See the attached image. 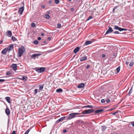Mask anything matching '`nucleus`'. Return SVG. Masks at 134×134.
Instances as JSON below:
<instances>
[{"label":"nucleus","instance_id":"nucleus-51","mask_svg":"<svg viewBox=\"0 0 134 134\" xmlns=\"http://www.w3.org/2000/svg\"><path fill=\"white\" fill-rule=\"evenodd\" d=\"M42 8H44L45 7V6L44 5H42L41 7Z\"/></svg>","mask_w":134,"mask_h":134},{"label":"nucleus","instance_id":"nucleus-34","mask_svg":"<svg viewBox=\"0 0 134 134\" xmlns=\"http://www.w3.org/2000/svg\"><path fill=\"white\" fill-rule=\"evenodd\" d=\"M36 24L34 23H32L31 24V26L32 27H34L35 26Z\"/></svg>","mask_w":134,"mask_h":134},{"label":"nucleus","instance_id":"nucleus-58","mask_svg":"<svg viewBox=\"0 0 134 134\" xmlns=\"http://www.w3.org/2000/svg\"><path fill=\"white\" fill-rule=\"evenodd\" d=\"M114 8V9H116V7H115Z\"/></svg>","mask_w":134,"mask_h":134},{"label":"nucleus","instance_id":"nucleus-29","mask_svg":"<svg viewBox=\"0 0 134 134\" xmlns=\"http://www.w3.org/2000/svg\"><path fill=\"white\" fill-rule=\"evenodd\" d=\"M132 88H131V89H130L129 93V95H130L132 93Z\"/></svg>","mask_w":134,"mask_h":134},{"label":"nucleus","instance_id":"nucleus-17","mask_svg":"<svg viewBox=\"0 0 134 134\" xmlns=\"http://www.w3.org/2000/svg\"><path fill=\"white\" fill-rule=\"evenodd\" d=\"M66 117L65 116H63V117H62L58 120H57V122H59L62 121Z\"/></svg>","mask_w":134,"mask_h":134},{"label":"nucleus","instance_id":"nucleus-4","mask_svg":"<svg viewBox=\"0 0 134 134\" xmlns=\"http://www.w3.org/2000/svg\"><path fill=\"white\" fill-rule=\"evenodd\" d=\"M80 59V61L82 62L87 60V57L85 55V53H83L81 55Z\"/></svg>","mask_w":134,"mask_h":134},{"label":"nucleus","instance_id":"nucleus-21","mask_svg":"<svg viewBox=\"0 0 134 134\" xmlns=\"http://www.w3.org/2000/svg\"><path fill=\"white\" fill-rule=\"evenodd\" d=\"M114 29L115 30H118L120 31H121V28L118 27V26H115L114 27Z\"/></svg>","mask_w":134,"mask_h":134},{"label":"nucleus","instance_id":"nucleus-44","mask_svg":"<svg viewBox=\"0 0 134 134\" xmlns=\"http://www.w3.org/2000/svg\"><path fill=\"white\" fill-rule=\"evenodd\" d=\"M11 134H16L15 131H13Z\"/></svg>","mask_w":134,"mask_h":134},{"label":"nucleus","instance_id":"nucleus-27","mask_svg":"<svg viewBox=\"0 0 134 134\" xmlns=\"http://www.w3.org/2000/svg\"><path fill=\"white\" fill-rule=\"evenodd\" d=\"M45 17L47 19H49L50 18L49 15L48 14H45Z\"/></svg>","mask_w":134,"mask_h":134},{"label":"nucleus","instance_id":"nucleus-37","mask_svg":"<svg viewBox=\"0 0 134 134\" xmlns=\"http://www.w3.org/2000/svg\"><path fill=\"white\" fill-rule=\"evenodd\" d=\"M30 130H27L26 131V132H25V133L24 134H28V133L30 131Z\"/></svg>","mask_w":134,"mask_h":134},{"label":"nucleus","instance_id":"nucleus-11","mask_svg":"<svg viewBox=\"0 0 134 134\" xmlns=\"http://www.w3.org/2000/svg\"><path fill=\"white\" fill-rule=\"evenodd\" d=\"M12 67L13 68V69L15 71L17 69V65L16 64H13L12 65Z\"/></svg>","mask_w":134,"mask_h":134},{"label":"nucleus","instance_id":"nucleus-22","mask_svg":"<svg viewBox=\"0 0 134 134\" xmlns=\"http://www.w3.org/2000/svg\"><path fill=\"white\" fill-rule=\"evenodd\" d=\"M44 85H40L39 86L38 88L39 90H41L43 89L44 87Z\"/></svg>","mask_w":134,"mask_h":134},{"label":"nucleus","instance_id":"nucleus-19","mask_svg":"<svg viewBox=\"0 0 134 134\" xmlns=\"http://www.w3.org/2000/svg\"><path fill=\"white\" fill-rule=\"evenodd\" d=\"M92 43V41H86L84 44L85 45H87L88 44H90L91 43Z\"/></svg>","mask_w":134,"mask_h":134},{"label":"nucleus","instance_id":"nucleus-5","mask_svg":"<svg viewBox=\"0 0 134 134\" xmlns=\"http://www.w3.org/2000/svg\"><path fill=\"white\" fill-rule=\"evenodd\" d=\"M13 44H11L9 45L7 48H6L7 49L8 52H9L13 49Z\"/></svg>","mask_w":134,"mask_h":134},{"label":"nucleus","instance_id":"nucleus-23","mask_svg":"<svg viewBox=\"0 0 134 134\" xmlns=\"http://www.w3.org/2000/svg\"><path fill=\"white\" fill-rule=\"evenodd\" d=\"M102 130V131H104L106 130L107 127L105 126H101Z\"/></svg>","mask_w":134,"mask_h":134},{"label":"nucleus","instance_id":"nucleus-52","mask_svg":"<svg viewBox=\"0 0 134 134\" xmlns=\"http://www.w3.org/2000/svg\"><path fill=\"white\" fill-rule=\"evenodd\" d=\"M52 2L51 1H48V3L49 4H51L52 3Z\"/></svg>","mask_w":134,"mask_h":134},{"label":"nucleus","instance_id":"nucleus-24","mask_svg":"<svg viewBox=\"0 0 134 134\" xmlns=\"http://www.w3.org/2000/svg\"><path fill=\"white\" fill-rule=\"evenodd\" d=\"M63 91V90L61 88H59V89H57L56 90V92H62Z\"/></svg>","mask_w":134,"mask_h":134},{"label":"nucleus","instance_id":"nucleus-43","mask_svg":"<svg viewBox=\"0 0 134 134\" xmlns=\"http://www.w3.org/2000/svg\"><path fill=\"white\" fill-rule=\"evenodd\" d=\"M5 81V80L4 79H0V83L1 82H3L4 81Z\"/></svg>","mask_w":134,"mask_h":134},{"label":"nucleus","instance_id":"nucleus-30","mask_svg":"<svg viewBox=\"0 0 134 134\" xmlns=\"http://www.w3.org/2000/svg\"><path fill=\"white\" fill-rule=\"evenodd\" d=\"M34 43L35 44H37L38 43V42L37 40H35L34 41Z\"/></svg>","mask_w":134,"mask_h":134},{"label":"nucleus","instance_id":"nucleus-12","mask_svg":"<svg viewBox=\"0 0 134 134\" xmlns=\"http://www.w3.org/2000/svg\"><path fill=\"white\" fill-rule=\"evenodd\" d=\"M7 35L9 37H11L12 35V32L10 30L7 31Z\"/></svg>","mask_w":134,"mask_h":134},{"label":"nucleus","instance_id":"nucleus-8","mask_svg":"<svg viewBox=\"0 0 134 134\" xmlns=\"http://www.w3.org/2000/svg\"><path fill=\"white\" fill-rule=\"evenodd\" d=\"M108 27H109V29L106 32L105 35L108 34L113 31L111 27H110L109 26H108Z\"/></svg>","mask_w":134,"mask_h":134},{"label":"nucleus","instance_id":"nucleus-14","mask_svg":"<svg viewBox=\"0 0 134 134\" xmlns=\"http://www.w3.org/2000/svg\"><path fill=\"white\" fill-rule=\"evenodd\" d=\"M5 99L8 103H11L10 98L9 97H5Z\"/></svg>","mask_w":134,"mask_h":134},{"label":"nucleus","instance_id":"nucleus-63","mask_svg":"<svg viewBox=\"0 0 134 134\" xmlns=\"http://www.w3.org/2000/svg\"><path fill=\"white\" fill-rule=\"evenodd\" d=\"M69 1H71V0H68Z\"/></svg>","mask_w":134,"mask_h":134},{"label":"nucleus","instance_id":"nucleus-32","mask_svg":"<svg viewBox=\"0 0 134 134\" xmlns=\"http://www.w3.org/2000/svg\"><path fill=\"white\" fill-rule=\"evenodd\" d=\"M133 62H131L129 64V65L130 67H132L133 66Z\"/></svg>","mask_w":134,"mask_h":134},{"label":"nucleus","instance_id":"nucleus-41","mask_svg":"<svg viewBox=\"0 0 134 134\" xmlns=\"http://www.w3.org/2000/svg\"><path fill=\"white\" fill-rule=\"evenodd\" d=\"M38 90L37 89H35L34 90V92L35 94H36L37 93Z\"/></svg>","mask_w":134,"mask_h":134},{"label":"nucleus","instance_id":"nucleus-61","mask_svg":"<svg viewBox=\"0 0 134 134\" xmlns=\"http://www.w3.org/2000/svg\"><path fill=\"white\" fill-rule=\"evenodd\" d=\"M71 10H74V9H73V8H72L71 9Z\"/></svg>","mask_w":134,"mask_h":134},{"label":"nucleus","instance_id":"nucleus-39","mask_svg":"<svg viewBox=\"0 0 134 134\" xmlns=\"http://www.w3.org/2000/svg\"><path fill=\"white\" fill-rule=\"evenodd\" d=\"M127 30V29H124L123 28H121V31H126Z\"/></svg>","mask_w":134,"mask_h":134},{"label":"nucleus","instance_id":"nucleus-47","mask_svg":"<svg viewBox=\"0 0 134 134\" xmlns=\"http://www.w3.org/2000/svg\"><path fill=\"white\" fill-rule=\"evenodd\" d=\"M90 66V65H87L86 67V68L87 69H88Z\"/></svg>","mask_w":134,"mask_h":134},{"label":"nucleus","instance_id":"nucleus-6","mask_svg":"<svg viewBox=\"0 0 134 134\" xmlns=\"http://www.w3.org/2000/svg\"><path fill=\"white\" fill-rule=\"evenodd\" d=\"M45 70V68L44 67H41L40 68L36 69V70L38 72H43Z\"/></svg>","mask_w":134,"mask_h":134},{"label":"nucleus","instance_id":"nucleus-28","mask_svg":"<svg viewBox=\"0 0 134 134\" xmlns=\"http://www.w3.org/2000/svg\"><path fill=\"white\" fill-rule=\"evenodd\" d=\"M120 67L119 66L117 68H116V70L117 71L116 73H118L120 71Z\"/></svg>","mask_w":134,"mask_h":134},{"label":"nucleus","instance_id":"nucleus-50","mask_svg":"<svg viewBox=\"0 0 134 134\" xmlns=\"http://www.w3.org/2000/svg\"><path fill=\"white\" fill-rule=\"evenodd\" d=\"M115 109V108H112L111 109H109V111H111V110H114V109Z\"/></svg>","mask_w":134,"mask_h":134},{"label":"nucleus","instance_id":"nucleus-18","mask_svg":"<svg viewBox=\"0 0 134 134\" xmlns=\"http://www.w3.org/2000/svg\"><path fill=\"white\" fill-rule=\"evenodd\" d=\"M85 86V85L83 83H81L77 86V87L79 88H82Z\"/></svg>","mask_w":134,"mask_h":134},{"label":"nucleus","instance_id":"nucleus-35","mask_svg":"<svg viewBox=\"0 0 134 134\" xmlns=\"http://www.w3.org/2000/svg\"><path fill=\"white\" fill-rule=\"evenodd\" d=\"M11 72L10 71H7L6 73V75H11Z\"/></svg>","mask_w":134,"mask_h":134},{"label":"nucleus","instance_id":"nucleus-1","mask_svg":"<svg viewBox=\"0 0 134 134\" xmlns=\"http://www.w3.org/2000/svg\"><path fill=\"white\" fill-rule=\"evenodd\" d=\"M25 51V49L23 46L21 47V48H19L18 50V57H20L21 56Z\"/></svg>","mask_w":134,"mask_h":134},{"label":"nucleus","instance_id":"nucleus-42","mask_svg":"<svg viewBox=\"0 0 134 134\" xmlns=\"http://www.w3.org/2000/svg\"><path fill=\"white\" fill-rule=\"evenodd\" d=\"M101 102L102 103H103L105 102V100L104 99H102L101 100Z\"/></svg>","mask_w":134,"mask_h":134},{"label":"nucleus","instance_id":"nucleus-15","mask_svg":"<svg viewBox=\"0 0 134 134\" xmlns=\"http://www.w3.org/2000/svg\"><path fill=\"white\" fill-rule=\"evenodd\" d=\"M5 112L7 115H9L10 114V111L9 109L8 108H7L5 110Z\"/></svg>","mask_w":134,"mask_h":134},{"label":"nucleus","instance_id":"nucleus-36","mask_svg":"<svg viewBox=\"0 0 134 134\" xmlns=\"http://www.w3.org/2000/svg\"><path fill=\"white\" fill-rule=\"evenodd\" d=\"M61 26V25L60 24H58L57 25V27L58 28H59Z\"/></svg>","mask_w":134,"mask_h":134},{"label":"nucleus","instance_id":"nucleus-54","mask_svg":"<svg viewBox=\"0 0 134 134\" xmlns=\"http://www.w3.org/2000/svg\"><path fill=\"white\" fill-rule=\"evenodd\" d=\"M129 62H126V64L127 65H128V64H129Z\"/></svg>","mask_w":134,"mask_h":134},{"label":"nucleus","instance_id":"nucleus-26","mask_svg":"<svg viewBox=\"0 0 134 134\" xmlns=\"http://www.w3.org/2000/svg\"><path fill=\"white\" fill-rule=\"evenodd\" d=\"M22 79L24 80L25 81H26L27 80V77L26 76H23L22 77Z\"/></svg>","mask_w":134,"mask_h":134},{"label":"nucleus","instance_id":"nucleus-59","mask_svg":"<svg viewBox=\"0 0 134 134\" xmlns=\"http://www.w3.org/2000/svg\"><path fill=\"white\" fill-rule=\"evenodd\" d=\"M114 10H115L114 8H113V12H114Z\"/></svg>","mask_w":134,"mask_h":134},{"label":"nucleus","instance_id":"nucleus-3","mask_svg":"<svg viewBox=\"0 0 134 134\" xmlns=\"http://www.w3.org/2000/svg\"><path fill=\"white\" fill-rule=\"evenodd\" d=\"M94 110L93 109H89L83 111L81 114H90L93 112Z\"/></svg>","mask_w":134,"mask_h":134},{"label":"nucleus","instance_id":"nucleus-20","mask_svg":"<svg viewBox=\"0 0 134 134\" xmlns=\"http://www.w3.org/2000/svg\"><path fill=\"white\" fill-rule=\"evenodd\" d=\"M83 108H94L93 106L91 105H88L84 106L83 107Z\"/></svg>","mask_w":134,"mask_h":134},{"label":"nucleus","instance_id":"nucleus-60","mask_svg":"<svg viewBox=\"0 0 134 134\" xmlns=\"http://www.w3.org/2000/svg\"><path fill=\"white\" fill-rule=\"evenodd\" d=\"M44 43H46V41H44Z\"/></svg>","mask_w":134,"mask_h":134},{"label":"nucleus","instance_id":"nucleus-49","mask_svg":"<svg viewBox=\"0 0 134 134\" xmlns=\"http://www.w3.org/2000/svg\"><path fill=\"white\" fill-rule=\"evenodd\" d=\"M102 56L103 58H105V57L106 55L105 54H103L102 55Z\"/></svg>","mask_w":134,"mask_h":134},{"label":"nucleus","instance_id":"nucleus-55","mask_svg":"<svg viewBox=\"0 0 134 134\" xmlns=\"http://www.w3.org/2000/svg\"><path fill=\"white\" fill-rule=\"evenodd\" d=\"M51 40V38L50 37H49L48 38V40L50 41Z\"/></svg>","mask_w":134,"mask_h":134},{"label":"nucleus","instance_id":"nucleus-48","mask_svg":"<svg viewBox=\"0 0 134 134\" xmlns=\"http://www.w3.org/2000/svg\"><path fill=\"white\" fill-rule=\"evenodd\" d=\"M63 131L64 133H65L67 132V130L66 129H64L63 130Z\"/></svg>","mask_w":134,"mask_h":134},{"label":"nucleus","instance_id":"nucleus-57","mask_svg":"<svg viewBox=\"0 0 134 134\" xmlns=\"http://www.w3.org/2000/svg\"><path fill=\"white\" fill-rule=\"evenodd\" d=\"M44 35V34L43 33H42L41 34V35L42 36H43Z\"/></svg>","mask_w":134,"mask_h":134},{"label":"nucleus","instance_id":"nucleus-9","mask_svg":"<svg viewBox=\"0 0 134 134\" xmlns=\"http://www.w3.org/2000/svg\"><path fill=\"white\" fill-rule=\"evenodd\" d=\"M24 10V7H22L20 8L18 11V12L21 15L22 14L23 11Z\"/></svg>","mask_w":134,"mask_h":134},{"label":"nucleus","instance_id":"nucleus-46","mask_svg":"<svg viewBox=\"0 0 134 134\" xmlns=\"http://www.w3.org/2000/svg\"><path fill=\"white\" fill-rule=\"evenodd\" d=\"M131 124L134 127V122H131Z\"/></svg>","mask_w":134,"mask_h":134},{"label":"nucleus","instance_id":"nucleus-31","mask_svg":"<svg viewBox=\"0 0 134 134\" xmlns=\"http://www.w3.org/2000/svg\"><path fill=\"white\" fill-rule=\"evenodd\" d=\"M54 1L55 3L56 4H58L60 2V1L59 0H55Z\"/></svg>","mask_w":134,"mask_h":134},{"label":"nucleus","instance_id":"nucleus-56","mask_svg":"<svg viewBox=\"0 0 134 134\" xmlns=\"http://www.w3.org/2000/svg\"><path fill=\"white\" fill-rule=\"evenodd\" d=\"M3 42V40H2L0 41V44H1Z\"/></svg>","mask_w":134,"mask_h":134},{"label":"nucleus","instance_id":"nucleus-62","mask_svg":"<svg viewBox=\"0 0 134 134\" xmlns=\"http://www.w3.org/2000/svg\"><path fill=\"white\" fill-rule=\"evenodd\" d=\"M83 116V115H82L81 116H80L81 117H82V116Z\"/></svg>","mask_w":134,"mask_h":134},{"label":"nucleus","instance_id":"nucleus-53","mask_svg":"<svg viewBox=\"0 0 134 134\" xmlns=\"http://www.w3.org/2000/svg\"><path fill=\"white\" fill-rule=\"evenodd\" d=\"M38 40H40L41 39V38L40 37H39L38 38Z\"/></svg>","mask_w":134,"mask_h":134},{"label":"nucleus","instance_id":"nucleus-38","mask_svg":"<svg viewBox=\"0 0 134 134\" xmlns=\"http://www.w3.org/2000/svg\"><path fill=\"white\" fill-rule=\"evenodd\" d=\"M114 33L115 34H120V33L118 31H115L114 32Z\"/></svg>","mask_w":134,"mask_h":134},{"label":"nucleus","instance_id":"nucleus-25","mask_svg":"<svg viewBox=\"0 0 134 134\" xmlns=\"http://www.w3.org/2000/svg\"><path fill=\"white\" fill-rule=\"evenodd\" d=\"M12 40L13 41H16L17 40V39L14 36H13L12 37Z\"/></svg>","mask_w":134,"mask_h":134},{"label":"nucleus","instance_id":"nucleus-13","mask_svg":"<svg viewBox=\"0 0 134 134\" xmlns=\"http://www.w3.org/2000/svg\"><path fill=\"white\" fill-rule=\"evenodd\" d=\"M80 48L79 47H76L74 50V52L75 53H76L79 50Z\"/></svg>","mask_w":134,"mask_h":134},{"label":"nucleus","instance_id":"nucleus-7","mask_svg":"<svg viewBox=\"0 0 134 134\" xmlns=\"http://www.w3.org/2000/svg\"><path fill=\"white\" fill-rule=\"evenodd\" d=\"M40 55L41 54L40 53L34 54L31 55V57L32 58L35 59L36 57L40 56Z\"/></svg>","mask_w":134,"mask_h":134},{"label":"nucleus","instance_id":"nucleus-2","mask_svg":"<svg viewBox=\"0 0 134 134\" xmlns=\"http://www.w3.org/2000/svg\"><path fill=\"white\" fill-rule=\"evenodd\" d=\"M80 114V113H72L70 114H69V116H68L67 119L68 120H70L75 117L76 115H79Z\"/></svg>","mask_w":134,"mask_h":134},{"label":"nucleus","instance_id":"nucleus-45","mask_svg":"<svg viewBox=\"0 0 134 134\" xmlns=\"http://www.w3.org/2000/svg\"><path fill=\"white\" fill-rule=\"evenodd\" d=\"M106 102L107 103H109L110 102V100L109 99H108L107 100H106Z\"/></svg>","mask_w":134,"mask_h":134},{"label":"nucleus","instance_id":"nucleus-64","mask_svg":"<svg viewBox=\"0 0 134 134\" xmlns=\"http://www.w3.org/2000/svg\"><path fill=\"white\" fill-rule=\"evenodd\" d=\"M48 13H49V12H48Z\"/></svg>","mask_w":134,"mask_h":134},{"label":"nucleus","instance_id":"nucleus-40","mask_svg":"<svg viewBox=\"0 0 134 134\" xmlns=\"http://www.w3.org/2000/svg\"><path fill=\"white\" fill-rule=\"evenodd\" d=\"M118 112V110H117L116 112L113 113H112V114L113 115H115Z\"/></svg>","mask_w":134,"mask_h":134},{"label":"nucleus","instance_id":"nucleus-10","mask_svg":"<svg viewBox=\"0 0 134 134\" xmlns=\"http://www.w3.org/2000/svg\"><path fill=\"white\" fill-rule=\"evenodd\" d=\"M104 110L103 109H101L99 110H97L96 111H94V113L96 114H100L101 113V112L103 111Z\"/></svg>","mask_w":134,"mask_h":134},{"label":"nucleus","instance_id":"nucleus-33","mask_svg":"<svg viewBox=\"0 0 134 134\" xmlns=\"http://www.w3.org/2000/svg\"><path fill=\"white\" fill-rule=\"evenodd\" d=\"M93 17L91 16H90L87 19V20L88 21L90 20V19H92Z\"/></svg>","mask_w":134,"mask_h":134},{"label":"nucleus","instance_id":"nucleus-16","mask_svg":"<svg viewBox=\"0 0 134 134\" xmlns=\"http://www.w3.org/2000/svg\"><path fill=\"white\" fill-rule=\"evenodd\" d=\"M7 52H8L7 50L5 48L2 51V53L3 54H6Z\"/></svg>","mask_w":134,"mask_h":134}]
</instances>
